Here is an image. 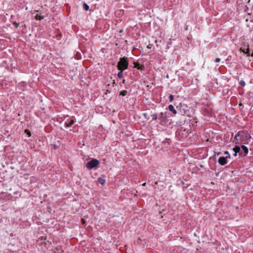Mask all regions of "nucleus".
Segmentation results:
<instances>
[{"instance_id": "nucleus-1", "label": "nucleus", "mask_w": 253, "mask_h": 253, "mask_svg": "<svg viewBox=\"0 0 253 253\" xmlns=\"http://www.w3.org/2000/svg\"><path fill=\"white\" fill-rule=\"evenodd\" d=\"M251 136L245 131H239L234 137L236 144H248Z\"/></svg>"}, {"instance_id": "nucleus-2", "label": "nucleus", "mask_w": 253, "mask_h": 253, "mask_svg": "<svg viewBox=\"0 0 253 253\" xmlns=\"http://www.w3.org/2000/svg\"><path fill=\"white\" fill-rule=\"evenodd\" d=\"M127 58L123 57L120 58L117 66L119 70L123 71L127 68Z\"/></svg>"}, {"instance_id": "nucleus-3", "label": "nucleus", "mask_w": 253, "mask_h": 253, "mask_svg": "<svg viewBox=\"0 0 253 253\" xmlns=\"http://www.w3.org/2000/svg\"><path fill=\"white\" fill-rule=\"evenodd\" d=\"M99 164V161L96 159H93L88 162L87 163L86 165V167L89 169H92L96 167H97Z\"/></svg>"}, {"instance_id": "nucleus-4", "label": "nucleus", "mask_w": 253, "mask_h": 253, "mask_svg": "<svg viewBox=\"0 0 253 253\" xmlns=\"http://www.w3.org/2000/svg\"><path fill=\"white\" fill-rule=\"evenodd\" d=\"M227 157H221L218 159V162L222 166L225 165L227 163Z\"/></svg>"}, {"instance_id": "nucleus-5", "label": "nucleus", "mask_w": 253, "mask_h": 253, "mask_svg": "<svg viewBox=\"0 0 253 253\" xmlns=\"http://www.w3.org/2000/svg\"><path fill=\"white\" fill-rule=\"evenodd\" d=\"M233 151L235 152L234 156H237V153L239 152V151L241 150V147L239 146H236L233 149Z\"/></svg>"}, {"instance_id": "nucleus-6", "label": "nucleus", "mask_w": 253, "mask_h": 253, "mask_svg": "<svg viewBox=\"0 0 253 253\" xmlns=\"http://www.w3.org/2000/svg\"><path fill=\"white\" fill-rule=\"evenodd\" d=\"M169 111L172 112L174 114H176L177 113V111L175 110L173 106L172 105H169L168 107Z\"/></svg>"}, {"instance_id": "nucleus-7", "label": "nucleus", "mask_w": 253, "mask_h": 253, "mask_svg": "<svg viewBox=\"0 0 253 253\" xmlns=\"http://www.w3.org/2000/svg\"><path fill=\"white\" fill-rule=\"evenodd\" d=\"M157 119V116L156 114H151L148 118V119L151 120H156Z\"/></svg>"}, {"instance_id": "nucleus-8", "label": "nucleus", "mask_w": 253, "mask_h": 253, "mask_svg": "<svg viewBox=\"0 0 253 253\" xmlns=\"http://www.w3.org/2000/svg\"><path fill=\"white\" fill-rule=\"evenodd\" d=\"M98 182L101 185H104L105 183V180L101 177L98 178Z\"/></svg>"}, {"instance_id": "nucleus-9", "label": "nucleus", "mask_w": 253, "mask_h": 253, "mask_svg": "<svg viewBox=\"0 0 253 253\" xmlns=\"http://www.w3.org/2000/svg\"><path fill=\"white\" fill-rule=\"evenodd\" d=\"M241 148H242V149L243 150H244V151L245 152V153L246 154H247L248 153V149L245 145H242Z\"/></svg>"}, {"instance_id": "nucleus-10", "label": "nucleus", "mask_w": 253, "mask_h": 253, "mask_svg": "<svg viewBox=\"0 0 253 253\" xmlns=\"http://www.w3.org/2000/svg\"><path fill=\"white\" fill-rule=\"evenodd\" d=\"M74 123L73 120H71L69 123H65L66 126L67 127L71 126Z\"/></svg>"}, {"instance_id": "nucleus-11", "label": "nucleus", "mask_w": 253, "mask_h": 253, "mask_svg": "<svg viewBox=\"0 0 253 253\" xmlns=\"http://www.w3.org/2000/svg\"><path fill=\"white\" fill-rule=\"evenodd\" d=\"M83 8L85 10H88L89 9V6L85 3L83 4Z\"/></svg>"}, {"instance_id": "nucleus-12", "label": "nucleus", "mask_w": 253, "mask_h": 253, "mask_svg": "<svg viewBox=\"0 0 253 253\" xmlns=\"http://www.w3.org/2000/svg\"><path fill=\"white\" fill-rule=\"evenodd\" d=\"M127 92L126 90H124L120 92V95L124 96L126 95Z\"/></svg>"}, {"instance_id": "nucleus-13", "label": "nucleus", "mask_w": 253, "mask_h": 253, "mask_svg": "<svg viewBox=\"0 0 253 253\" xmlns=\"http://www.w3.org/2000/svg\"><path fill=\"white\" fill-rule=\"evenodd\" d=\"M123 71L121 70L120 72H119L118 74V78H119L120 79H121L123 78Z\"/></svg>"}, {"instance_id": "nucleus-14", "label": "nucleus", "mask_w": 253, "mask_h": 253, "mask_svg": "<svg viewBox=\"0 0 253 253\" xmlns=\"http://www.w3.org/2000/svg\"><path fill=\"white\" fill-rule=\"evenodd\" d=\"M250 49H249V45L248 44L247 45V49H246V54H248V56L250 55Z\"/></svg>"}, {"instance_id": "nucleus-15", "label": "nucleus", "mask_w": 253, "mask_h": 253, "mask_svg": "<svg viewBox=\"0 0 253 253\" xmlns=\"http://www.w3.org/2000/svg\"><path fill=\"white\" fill-rule=\"evenodd\" d=\"M35 18L37 20H41L42 18L41 17V16L39 15L38 14L36 15L35 16Z\"/></svg>"}, {"instance_id": "nucleus-16", "label": "nucleus", "mask_w": 253, "mask_h": 253, "mask_svg": "<svg viewBox=\"0 0 253 253\" xmlns=\"http://www.w3.org/2000/svg\"><path fill=\"white\" fill-rule=\"evenodd\" d=\"M25 132L29 136H31V132L29 130L25 129Z\"/></svg>"}, {"instance_id": "nucleus-17", "label": "nucleus", "mask_w": 253, "mask_h": 253, "mask_svg": "<svg viewBox=\"0 0 253 253\" xmlns=\"http://www.w3.org/2000/svg\"><path fill=\"white\" fill-rule=\"evenodd\" d=\"M173 100V96L172 95H170L169 96V101L172 102Z\"/></svg>"}, {"instance_id": "nucleus-18", "label": "nucleus", "mask_w": 253, "mask_h": 253, "mask_svg": "<svg viewBox=\"0 0 253 253\" xmlns=\"http://www.w3.org/2000/svg\"><path fill=\"white\" fill-rule=\"evenodd\" d=\"M240 84H241L242 86H245V84H245V82H244V81H241L240 82Z\"/></svg>"}, {"instance_id": "nucleus-19", "label": "nucleus", "mask_w": 253, "mask_h": 253, "mask_svg": "<svg viewBox=\"0 0 253 253\" xmlns=\"http://www.w3.org/2000/svg\"><path fill=\"white\" fill-rule=\"evenodd\" d=\"M139 64L137 63H134V67L137 68V69H139Z\"/></svg>"}, {"instance_id": "nucleus-20", "label": "nucleus", "mask_w": 253, "mask_h": 253, "mask_svg": "<svg viewBox=\"0 0 253 253\" xmlns=\"http://www.w3.org/2000/svg\"><path fill=\"white\" fill-rule=\"evenodd\" d=\"M220 59L219 58H217L215 60V62H216V63H218V62H220Z\"/></svg>"}, {"instance_id": "nucleus-21", "label": "nucleus", "mask_w": 253, "mask_h": 253, "mask_svg": "<svg viewBox=\"0 0 253 253\" xmlns=\"http://www.w3.org/2000/svg\"><path fill=\"white\" fill-rule=\"evenodd\" d=\"M147 48H152V44H149L148 45H147Z\"/></svg>"}, {"instance_id": "nucleus-22", "label": "nucleus", "mask_w": 253, "mask_h": 253, "mask_svg": "<svg viewBox=\"0 0 253 253\" xmlns=\"http://www.w3.org/2000/svg\"><path fill=\"white\" fill-rule=\"evenodd\" d=\"M224 154H227V155H228V157H230V155H229V152H228V151H225V152H224Z\"/></svg>"}, {"instance_id": "nucleus-23", "label": "nucleus", "mask_w": 253, "mask_h": 253, "mask_svg": "<svg viewBox=\"0 0 253 253\" xmlns=\"http://www.w3.org/2000/svg\"><path fill=\"white\" fill-rule=\"evenodd\" d=\"M240 50L242 51L243 52L246 53V50H245L241 48Z\"/></svg>"}, {"instance_id": "nucleus-24", "label": "nucleus", "mask_w": 253, "mask_h": 253, "mask_svg": "<svg viewBox=\"0 0 253 253\" xmlns=\"http://www.w3.org/2000/svg\"><path fill=\"white\" fill-rule=\"evenodd\" d=\"M81 220H82V223H83V224H84V223H85V221H84V219L82 218V219H81Z\"/></svg>"}, {"instance_id": "nucleus-25", "label": "nucleus", "mask_w": 253, "mask_h": 253, "mask_svg": "<svg viewBox=\"0 0 253 253\" xmlns=\"http://www.w3.org/2000/svg\"><path fill=\"white\" fill-rule=\"evenodd\" d=\"M14 24L16 25V27H18V23L15 22Z\"/></svg>"}, {"instance_id": "nucleus-26", "label": "nucleus", "mask_w": 253, "mask_h": 253, "mask_svg": "<svg viewBox=\"0 0 253 253\" xmlns=\"http://www.w3.org/2000/svg\"><path fill=\"white\" fill-rule=\"evenodd\" d=\"M142 185H143V186H145V185H146V183H143V184H142Z\"/></svg>"}, {"instance_id": "nucleus-27", "label": "nucleus", "mask_w": 253, "mask_h": 253, "mask_svg": "<svg viewBox=\"0 0 253 253\" xmlns=\"http://www.w3.org/2000/svg\"><path fill=\"white\" fill-rule=\"evenodd\" d=\"M155 43H157V40H155Z\"/></svg>"}, {"instance_id": "nucleus-28", "label": "nucleus", "mask_w": 253, "mask_h": 253, "mask_svg": "<svg viewBox=\"0 0 253 253\" xmlns=\"http://www.w3.org/2000/svg\"><path fill=\"white\" fill-rule=\"evenodd\" d=\"M120 33L122 32V30H120Z\"/></svg>"}]
</instances>
